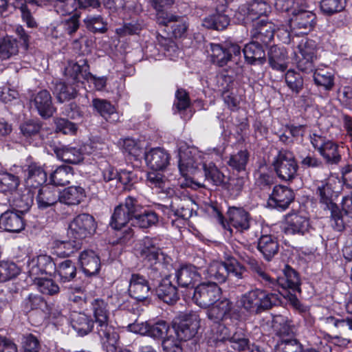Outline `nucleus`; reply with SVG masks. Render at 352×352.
Masks as SVG:
<instances>
[{
  "mask_svg": "<svg viewBox=\"0 0 352 352\" xmlns=\"http://www.w3.org/2000/svg\"><path fill=\"white\" fill-rule=\"evenodd\" d=\"M221 289L215 283L199 284L193 289L192 300L201 308H208L220 299Z\"/></svg>",
  "mask_w": 352,
  "mask_h": 352,
  "instance_id": "7",
  "label": "nucleus"
},
{
  "mask_svg": "<svg viewBox=\"0 0 352 352\" xmlns=\"http://www.w3.org/2000/svg\"><path fill=\"white\" fill-rule=\"evenodd\" d=\"M29 275L32 279H37L41 274L52 275L56 273V267L51 256L41 254L29 263Z\"/></svg>",
  "mask_w": 352,
  "mask_h": 352,
  "instance_id": "17",
  "label": "nucleus"
},
{
  "mask_svg": "<svg viewBox=\"0 0 352 352\" xmlns=\"http://www.w3.org/2000/svg\"><path fill=\"white\" fill-rule=\"evenodd\" d=\"M226 266L228 275L234 276L236 279H243L246 272L245 267L241 265L234 257L228 256L226 259Z\"/></svg>",
  "mask_w": 352,
  "mask_h": 352,
  "instance_id": "62",
  "label": "nucleus"
},
{
  "mask_svg": "<svg viewBox=\"0 0 352 352\" xmlns=\"http://www.w3.org/2000/svg\"><path fill=\"white\" fill-rule=\"evenodd\" d=\"M296 55L307 57H316V45L314 41L302 38L297 46Z\"/></svg>",
  "mask_w": 352,
  "mask_h": 352,
  "instance_id": "64",
  "label": "nucleus"
},
{
  "mask_svg": "<svg viewBox=\"0 0 352 352\" xmlns=\"http://www.w3.org/2000/svg\"><path fill=\"white\" fill-rule=\"evenodd\" d=\"M346 3V0H321L320 9L323 13L332 15L342 11Z\"/></svg>",
  "mask_w": 352,
  "mask_h": 352,
  "instance_id": "61",
  "label": "nucleus"
},
{
  "mask_svg": "<svg viewBox=\"0 0 352 352\" xmlns=\"http://www.w3.org/2000/svg\"><path fill=\"white\" fill-rule=\"evenodd\" d=\"M243 262L247 264L250 270L254 273L257 280L265 287L273 286L274 280L265 270L262 263L258 261L253 257L245 255L242 258Z\"/></svg>",
  "mask_w": 352,
  "mask_h": 352,
  "instance_id": "36",
  "label": "nucleus"
},
{
  "mask_svg": "<svg viewBox=\"0 0 352 352\" xmlns=\"http://www.w3.org/2000/svg\"><path fill=\"white\" fill-rule=\"evenodd\" d=\"M90 309L95 322V332L99 336L102 347L107 352H116L119 335L111 324L108 303L102 298L90 301Z\"/></svg>",
  "mask_w": 352,
  "mask_h": 352,
  "instance_id": "1",
  "label": "nucleus"
},
{
  "mask_svg": "<svg viewBox=\"0 0 352 352\" xmlns=\"http://www.w3.org/2000/svg\"><path fill=\"white\" fill-rule=\"evenodd\" d=\"M149 282L140 274H132L129 280L128 292L130 296L138 301L146 300L151 294Z\"/></svg>",
  "mask_w": 352,
  "mask_h": 352,
  "instance_id": "18",
  "label": "nucleus"
},
{
  "mask_svg": "<svg viewBox=\"0 0 352 352\" xmlns=\"http://www.w3.org/2000/svg\"><path fill=\"white\" fill-rule=\"evenodd\" d=\"M19 54V45L16 39L5 37L0 41V58L8 59Z\"/></svg>",
  "mask_w": 352,
  "mask_h": 352,
  "instance_id": "50",
  "label": "nucleus"
},
{
  "mask_svg": "<svg viewBox=\"0 0 352 352\" xmlns=\"http://www.w3.org/2000/svg\"><path fill=\"white\" fill-rule=\"evenodd\" d=\"M206 181L214 186H222L225 184V175L222 173L212 162L203 164V168Z\"/></svg>",
  "mask_w": 352,
  "mask_h": 352,
  "instance_id": "48",
  "label": "nucleus"
},
{
  "mask_svg": "<svg viewBox=\"0 0 352 352\" xmlns=\"http://www.w3.org/2000/svg\"><path fill=\"white\" fill-rule=\"evenodd\" d=\"M70 322L73 329L81 336L87 335L93 330L95 331V322L85 313L72 312Z\"/></svg>",
  "mask_w": 352,
  "mask_h": 352,
  "instance_id": "30",
  "label": "nucleus"
},
{
  "mask_svg": "<svg viewBox=\"0 0 352 352\" xmlns=\"http://www.w3.org/2000/svg\"><path fill=\"white\" fill-rule=\"evenodd\" d=\"M61 283H67L73 280L76 275L75 264L70 260H65L56 267V271Z\"/></svg>",
  "mask_w": 352,
  "mask_h": 352,
  "instance_id": "53",
  "label": "nucleus"
},
{
  "mask_svg": "<svg viewBox=\"0 0 352 352\" xmlns=\"http://www.w3.org/2000/svg\"><path fill=\"white\" fill-rule=\"evenodd\" d=\"M159 221L157 213L151 210L144 208L138 201H136L134 217L132 226L140 228H148L157 223Z\"/></svg>",
  "mask_w": 352,
  "mask_h": 352,
  "instance_id": "22",
  "label": "nucleus"
},
{
  "mask_svg": "<svg viewBox=\"0 0 352 352\" xmlns=\"http://www.w3.org/2000/svg\"><path fill=\"white\" fill-rule=\"evenodd\" d=\"M274 31L275 25L273 23L261 19L254 23L251 34L256 41L267 45L273 39Z\"/></svg>",
  "mask_w": 352,
  "mask_h": 352,
  "instance_id": "23",
  "label": "nucleus"
},
{
  "mask_svg": "<svg viewBox=\"0 0 352 352\" xmlns=\"http://www.w3.org/2000/svg\"><path fill=\"white\" fill-rule=\"evenodd\" d=\"M230 23L229 17L224 14L215 13L209 15L203 20V25L208 29L223 30Z\"/></svg>",
  "mask_w": 352,
  "mask_h": 352,
  "instance_id": "43",
  "label": "nucleus"
},
{
  "mask_svg": "<svg viewBox=\"0 0 352 352\" xmlns=\"http://www.w3.org/2000/svg\"><path fill=\"white\" fill-rule=\"evenodd\" d=\"M155 294L158 298L168 305L174 304L179 299L177 289L168 277L160 282L155 289Z\"/></svg>",
  "mask_w": 352,
  "mask_h": 352,
  "instance_id": "37",
  "label": "nucleus"
},
{
  "mask_svg": "<svg viewBox=\"0 0 352 352\" xmlns=\"http://www.w3.org/2000/svg\"><path fill=\"white\" fill-rule=\"evenodd\" d=\"M157 239L148 236L141 240L137 249V254L146 266L161 265L164 255L157 246Z\"/></svg>",
  "mask_w": 352,
  "mask_h": 352,
  "instance_id": "8",
  "label": "nucleus"
},
{
  "mask_svg": "<svg viewBox=\"0 0 352 352\" xmlns=\"http://www.w3.org/2000/svg\"><path fill=\"white\" fill-rule=\"evenodd\" d=\"M257 248L264 258L270 261L278 254L279 244L276 236L272 234H262L258 239Z\"/></svg>",
  "mask_w": 352,
  "mask_h": 352,
  "instance_id": "34",
  "label": "nucleus"
},
{
  "mask_svg": "<svg viewBox=\"0 0 352 352\" xmlns=\"http://www.w3.org/2000/svg\"><path fill=\"white\" fill-rule=\"evenodd\" d=\"M208 318L213 322H218L228 318H239V311L234 308L232 302L224 298L217 300L206 312Z\"/></svg>",
  "mask_w": 352,
  "mask_h": 352,
  "instance_id": "16",
  "label": "nucleus"
},
{
  "mask_svg": "<svg viewBox=\"0 0 352 352\" xmlns=\"http://www.w3.org/2000/svg\"><path fill=\"white\" fill-rule=\"evenodd\" d=\"M89 65L83 60L80 65L74 61H69L65 68V81L57 82L54 88V94L57 100L63 103L75 98L78 95V89L82 82V78L88 74Z\"/></svg>",
  "mask_w": 352,
  "mask_h": 352,
  "instance_id": "2",
  "label": "nucleus"
},
{
  "mask_svg": "<svg viewBox=\"0 0 352 352\" xmlns=\"http://www.w3.org/2000/svg\"><path fill=\"white\" fill-rule=\"evenodd\" d=\"M137 199L129 196L123 204L116 207L111 217L110 225L115 230H120L122 228L130 223L132 226V219L134 217Z\"/></svg>",
  "mask_w": 352,
  "mask_h": 352,
  "instance_id": "11",
  "label": "nucleus"
},
{
  "mask_svg": "<svg viewBox=\"0 0 352 352\" xmlns=\"http://www.w3.org/2000/svg\"><path fill=\"white\" fill-rule=\"evenodd\" d=\"M24 308L27 311L41 310L45 314H53L50 311L47 304L43 298L32 294H30L24 300Z\"/></svg>",
  "mask_w": 352,
  "mask_h": 352,
  "instance_id": "54",
  "label": "nucleus"
},
{
  "mask_svg": "<svg viewBox=\"0 0 352 352\" xmlns=\"http://www.w3.org/2000/svg\"><path fill=\"white\" fill-rule=\"evenodd\" d=\"M333 193L331 186L328 183L322 184L318 186L316 190V195L320 198V202L324 206V209L330 211L331 221L332 223H336L338 229H341L343 227V221L340 219L339 217L343 213V210H340L338 206L333 202Z\"/></svg>",
  "mask_w": 352,
  "mask_h": 352,
  "instance_id": "14",
  "label": "nucleus"
},
{
  "mask_svg": "<svg viewBox=\"0 0 352 352\" xmlns=\"http://www.w3.org/2000/svg\"><path fill=\"white\" fill-rule=\"evenodd\" d=\"M315 84L323 87L325 90H331L334 85V78L331 73L322 69H316L313 75Z\"/></svg>",
  "mask_w": 352,
  "mask_h": 352,
  "instance_id": "58",
  "label": "nucleus"
},
{
  "mask_svg": "<svg viewBox=\"0 0 352 352\" xmlns=\"http://www.w3.org/2000/svg\"><path fill=\"white\" fill-rule=\"evenodd\" d=\"M214 324L211 329V335L209 338L208 342L210 344H217L219 342H223L226 340L230 341L232 335L229 329L223 324L214 322Z\"/></svg>",
  "mask_w": 352,
  "mask_h": 352,
  "instance_id": "47",
  "label": "nucleus"
},
{
  "mask_svg": "<svg viewBox=\"0 0 352 352\" xmlns=\"http://www.w3.org/2000/svg\"><path fill=\"white\" fill-rule=\"evenodd\" d=\"M85 197V190L80 186H69L59 192V201L67 205L79 204Z\"/></svg>",
  "mask_w": 352,
  "mask_h": 352,
  "instance_id": "39",
  "label": "nucleus"
},
{
  "mask_svg": "<svg viewBox=\"0 0 352 352\" xmlns=\"http://www.w3.org/2000/svg\"><path fill=\"white\" fill-rule=\"evenodd\" d=\"M277 301L276 294L255 289L242 294L239 303L242 309L250 314H260L272 308Z\"/></svg>",
  "mask_w": 352,
  "mask_h": 352,
  "instance_id": "3",
  "label": "nucleus"
},
{
  "mask_svg": "<svg viewBox=\"0 0 352 352\" xmlns=\"http://www.w3.org/2000/svg\"><path fill=\"white\" fill-rule=\"evenodd\" d=\"M250 154L247 150H241L230 155L228 164L232 168L240 172L245 169Z\"/></svg>",
  "mask_w": 352,
  "mask_h": 352,
  "instance_id": "57",
  "label": "nucleus"
},
{
  "mask_svg": "<svg viewBox=\"0 0 352 352\" xmlns=\"http://www.w3.org/2000/svg\"><path fill=\"white\" fill-rule=\"evenodd\" d=\"M36 199L38 208L45 210L59 201V192L55 187L46 185L39 189Z\"/></svg>",
  "mask_w": 352,
  "mask_h": 352,
  "instance_id": "38",
  "label": "nucleus"
},
{
  "mask_svg": "<svg viewBox=\"0 0 352 352\" xmlns=\"http://www.w3.org/2000/svg\"><path fill=\"white\" fill-rule=\"evenodd\" d=\"M83 22L86 28L93 33L103 34L107 30V22L101 15H88Z\"/></svg>",
  "mask_w": 352,
  "mask_h": 352,
  "instance_id": "51",
  "label": "nucleus"
},
{
  "mask_svg": "<svg viewBox=\"0 0 352 352\" xmlns=\"http://www.w3.org/2000/svg\"><path fill=\"white\" fill-rule=\"evenodd\" d=\"M272 166L278 177L283 181L290 182L297 176L298 163L294 153L288 150L278 151Z\"/></svg>",
  "mask_w": 352,
  "mask_h": 352,
  "instance_id": "5",
  "label": "nucleus"
},
{
  "mask_svg": "<svg viewBox=\"0 0 352 352\" xmlns=\"http://www.w3.org/2000/svg\"><path fill=\"white\" fill-rule=\"evenodd\" d=\"M211 57L213 63L223 67L229 61L237 63L241 55V47L235 43H228L225 45L210 43Z\"/></svg>",
  "mask_w": 352,
  "mask_h": 352,
  "instance_id": "12",
  "label": "nucleus"
},
{
  "mask_svg": "<svg viewBox=\"0 0 352 352\" xmlns=\"http://www.w3.org/2000/svg\"><path fill=\"white\" fill-rule=\"evenodd\" d=\"M199 327L200 318L195 313L185 314L173 324L178 339L183 341L192 338Z\"/></svg>",
  "mask_w": 352,
  "mask_h": 352,
  "instance_id": "13",
  "label": "nucleus"
},
{
  "mask_svg": "<svg viewBox=\"0 0 352 352\" xmlns=\"http://www.w3.org/2000/svg\"><path fill=\"white\" fill-rule=\"evenodd\" d=\"M20 184L19 177L8 173L0 170V190L4 193H12L16 191Z\"/></svg>",
  "mask_w": 352,
  "mask_h": 352,
  "instance_id": "46",
  "label": "nucleus"
},
{
  "mask_svg": "<svg viewBox=\"0 0 352 352\" xmlns=\"http://www.w3.org/2000/svg\"><path fill=\"white\" fill-rule=\"evenodd\" d=\"M250 10V21H257L261 17L265 19L266 15L271 12L270 6L264 1L254 0L248 4Z\"/></svg>",
  "mask_w": 352,
  "mask_h": 352,
  "instance_id": "49",
  "label": "nucleus"
},
{
  "mask_svg": "<svg viewBox=\"0 0 352 352\" xmlns=\"http://www.w3.org/2000/svg\"><path fill=\"white\" fill-rule=\"evenodd\" d=\"M208 277L213 278L217 283H224L228 277V272L224 262L213 261L206 270Z\"/></svg>",
  "mask_w": 352,
  "mask_h": 352,
  "instance_id": "45",
  "label": "nucleus"
},
{
  "mask_svg": "<svg viewBox=\"0 0 352 352\" xmlns=\"http://www.w3.org/2000/svg\"><path fill=\"white\" fill-rule=\"evenodd\" d=\"M19 274V269L14 263L0 262V282H6Z\"/></svg>",
  "mask_w": 352,
  "mask_h": 352,
  "instance_id": "63",
  "label": "nucleus"
},
{
  "mask_svg": "<svg viewBox=\"0 0 352 352\" xmlns=\"http://www.w3.org/2000/svg\"><path fill=\"white\" fill-rule=\"evenodd\" d=\"M146 164L153 170H162L169 164L170 155L168 152L160 147L151 148L145 153Z\"/></svg>",
  "mask_w": 352,
  "mask_h": 352,
  "instance_id": "25",
  "label": "nucleus"
},
{
  "mask_svg": "<svg viewBox=\"0 0 352 352\" xmlns=\"http://www.w3.org/2000/svg\"><path fill=\"white\" fill-rule=\"evenodd\" d=\"M56 157L69 164H78L83 160V153L80 148L58 144L52 146Z\"/></svg>",
  "mask_w": 352,
  "mask_h": 352,
  "instance_id": "26",
  "label": "nucleus"
},
{
  "mask_svg": "<svg viewBox=\"0 0 352 352\" xmlns=\"http://www.w3.org/2000/svg\"><path fill=\"white\" fill-rule=\"evenodd\" d=\"M275 352H318L314 349H303L296 338H282L275 346Z\"/></svg>",
  "mask_w": 352,
  "mask_h": 352,
  "instance_id": "41",
  "label": "nucleus"
},
{
  "mask_svg": "<svg viewBox=\"0 0 352 352\" xmlns=\"http://www.w3.org/2000/svg\"><path fill=\"white\" fill-rule=\"evenodd\" d=\"M342 207L343 213L339 217L343 221V227L338 229L336 223H332V226L338 231H342L346 227H352V194L343 197Z\"/></svg>",
  "mask_w": 352,
  "mask_h": 352,
  "instance_id": "44",
  "label": "nucleus"
},
{
  "mask_svg": "<svg viewBox=\"0 0 352 352\" xmlns=\"http://www.w3.org/2000/svg\"><path fill=\"white\" fill-rule=\"evenodd\" d=\"M289 20L292 32L296 34H306L316 23V15L311 11L299 8L293 11Z\"/></svg>",
  "mask_w": 352,
  "mask_h": 352,
  "instance_id": "15",
  "label": "nucleus"
},
{
  "mask_svg": "<svg viewBox=\"0 0 352 352\" xmlns=\"http://www.w3.org/2000/svg\"><path fill=\"white\" fill-rule=\"evenodd\" d=\"M310 140L313 147L328 164H336L340 161L338 144L316 133L310 135Z\"/></svg>",
  "mask_w": 352,
  "mask_h": 352,
  "instance_id": "10",
  "label": "nucleus"
},
{
  "mask_svg": "<svg viewBox=\"0 0 352 352\" xmlns=\"http://www.w3.org/2000/svg\"><path fill=\"white\" fill-rule=\"evenodd\" d=\"M92 107L107 121H110L111 116L116 113L114 106L110 102L104 99H93Z\"/></svg>",
  "mask_w": 352,
  "mask_h": 352,
  "instance_id": "56",
  "label": "nucleus"
},
{
  "mask_svg": "<svg viewBox=\"0 0 352 352\" xmlns=\"http://www.w3.org/2000/svg\"><path fill=\"white\" fill-rule=\"evenodd\" d=\"M79 261L83 272L88 276H94L100 269L99 256L92 250H85L79 256Z\"/></svg>",
  "mask_w": 352,
  "mask_h": 352,
  "instance_id": "33",
  "label": "nucleus"
},
{
  "mask_svg": "<svg viewBox=\"0 0 352 352\" xmlns=\"http://www.w3.org/2000/svg\"><path fill=\"white\" fill-rule=\"evenodd\" d=\"M198 153L192 154L191 151H185L179 153V170L183 177L194 174L203 164H205Z\"/></svg>",
  "mask_w": 352,
  "mask_h": 352,
  "instance_id": "21",
  "label": "nucleus"
},
{
  "mask_svg": "<svg viewBox=\"0 0 352 352\" xmlns=\"http://www.w3.org/2000/svg\"><path fill=\"white\" fill-rule=\"evenodd\" d=\"M96 224L94 217L86 213L76 216L69 223L68 234L73 239L81 241L91 236L96 231Z\"/></svg>",
  "mask_w": 352,
  "mask_h": 352,
  "instance_id": "9",
  "label": "nucleus"
},
{
  "mask_svg": "<svg viewBox=\"0 0 352 352\" xmlns=\"http://www.w3.org/2000/svg\"><path fill=\"white\" fill-rule=\"evenodd\" d=\"M54 248L56 254L63 257L71 256L80 248V241H56Z\"/></svg>",
  "mask_w": 352,
  "mask_h": 352,
  "instance_id": "52",
  "label": "nucleus"
},
{
  "mask_svg": "<svg viewBox=\"0 0 352 352\" xmlns=\"http://www.w3.org/2000/svg\"><path fill=\"white\" fill-rule=\"evenodd\" d=\"M287 226L285 232L287 234H305L310 228L309 219L300 213H289L286 216Z\"/></svg>",
  "mask_w": 352,
  "mask_h": 352,
  "instance_id": "24",
  "label": "nucleus"
},
{
  "mask_svg": "<svg viewBox=\"0 0 352 352\" xmlns=\"http://www.w3.org/2000/svg\"><path fill=\"white\" fill-rule=\"evenodd\" d=\"M287 52L284 47L274 45L268 52L269 64L274 69L285 71L287 67Z\"/></svg>",
  "mask_w": 352,
  "mask_h": 352,
  "instance_id": "40",
  "label": "nucleus"
},
{
  "mask_svg": "<svg viewBox=\"0 0 352 352\" xmlns=\"http://www.w3.org/2000/svg\"><path fill=\"white\" fill-rule=\"evenodd\" d=\"M34 280L38 289L43 294L52 296L59 292L58 285L52 279L38 277Z\"/></svg>",
  "mask_w": 352,
  "mask_h": 352,
  "instance_id": "59",
  "label": "nucleus"
},
{
  "mask_svg": "<svg viewBox=\"0 0 352 352\" xmlns=\"http://www.w3.org/2000/svg\"><path fill=\"white\" fill-rule=\"evenodd\" d=\"M230 224L240 231L250 228L251 217L242 208L230 207L227 212Z\"/></svg>",
  "mask_w": 352,
  "mask_h": 352,
  "instance_id": "29",
  "label": "nucleus"
},
{
  "mask_svg": "<svg viewBox=\"0 0 352 352\" xmlns=\"http://www.w3.org/2000/svg\"><path fill=\"white\" fill-rule=\"evenodd\" d=\"M294 199V191L286 186H276L268 200V204L280 210L287 209Z\"/></svg>",
  "mask_w": 352,
  "mask_h": 352,
  "instance_id": "20",
  "label": "nucleus"
},
{
  "mask_svg": "<svg viewBox=\"0 0 352 352\" xmlns=\"http://www.w3.org/2000/svg\"><path fill=\"white\" fill-rule=\"evenodd\" d=\"M32 103L38 111V114L43 118L53 116L56 108L52 104V96L45 89L40 91L34 96Z\"/></svg>",
  "mask_w": 352,
  "mask_h": 352,
  "instance_id": "27",
  "label": "nucleus"
},
{
  "mask_svg": "<svg viewBox=\"0 0 352 352\" xmlns=\"http://www.w3.org/2000/svg\"><path fill=\"white\" fill-rule=\"evenodd\" d=\"M175 278L179 286L194 289L195 283L199 281L201 276L195 266L186 265L182 266L176 271Z\"/></svg>",
  "mask_w": 352,
  "mask_h": 352,
  "instance_id": "28",
  "label": "nucleus"
},
{
  "mask_svg": "<svg viewBox=\"0 0 352 352\" xmlns=\"http://www.w3.org/2000/svg\"><path fill=\"white\" fill-rule=\"evenodd\" d=\"M73 168L69 166H60L54 170L50 176L52 184L54 186H65L73 178Z\"/></svg>",
  "mask_w": 352,
  "mask_h": 352,
  "instance_id": "42",
  "label": "nucleus"
},
{
  "mask_svg": "<svg viewBox=\"0 0 352 352\" xmlns=\"http://www.w3.org/2000/svg\"><path fill=\"white\" fill-rule=\"evenodd\" d=\"M284 276L274 278V285L273 286H267L274 290H278L279 293L280 291L279 288L283 289H290L292 292H300V280L298 273L290 266L286 265L283 269Z\"/></svg>",
  "mask_w": 352,
  "mask_h": 352,
  "instance_id": "19",
  "label": "nucleus"
},
{
  "mask_svg": "<svg viewBox=\"0 0 352 352\" xmlns=\"http://www.w3.org/2000/svg\"><path fill=\"white\" fill-rule=\"evenodd\" d=\"M157 23L160 25L170 27L172 34L175 38L182 37L186 32L188 25L184 18L173 14H166V16L159 17Z\"/></svg>",
  "mask_w": 352,
  "mask_h": 352,
  "instance_id": "35",
  "label": "nucleus"
},
{
  "mask_svg": "<svg viewBox=\"0 0 352 352\" xmlns=\"http://www.w3.org/2000/svg\"><path fill=\"white\" fill-rule=\"evenodd\" d=\"M32 195L30 193L23 195L20 199L16 200V206L19 210L4 212L0 216V228L9 232H19L25 228L23 215L32 206Z\"/></svg>",
  "mask_w": 352,
  "mask_h": 352,
  "instance_id": "4",
  "label": "nucleus"
},
{
  "mask_svg": "<svg viewBox=\"0 0 352 352\" xmlns=\"http://www.w3.org/2000/svg\"><path fill=\"white\" fill-rule=\"evenodd\" d=\"M243 52L246 61L251 65H263L266 62L265 50L257 41L246 44Z\"/></svg>",
  "mask_w": 352,
  "mask_h": 352,
  "instance_id": "32",
  "label": "nucleus"
},
{
  "mask_svg": "<svg viewBox=\"0 0 352 352\" xmlns=\"http://www.w3.org/2000/svg\"><path fill=\"white\" fill-rule=\"evenodd\" d=\"M197 205L195 201L187 195H175L172 197L168 206H163V212L168 215V218L172 216L187 220L190 219L193 214H196Z\"/></svg>",
  "mask_w": 352,
  "mask_h": 352,
  "instance_id": "6",
  "label": "nucleus"
},
{
  "mask_svg": "<svg viewBox=\"0 0 352 352\" xmlns=\"http://www.w3.org/2000/svg\"><path fill=\"white\" fill-rule=\"evenodd\" d=\"M285 82L289 89L296 94L303 89L304 80L302 76L293 69H289L285 76Z\"/></svg>",
  "mask_w": 352,
  "mask_h": 352,
  "instance_id": "55",
  "label": "nucleus"
},
{
  "mask_svg": "<svg viewBox=\"0 0 352 352\" xmlns=\"http://www.w3.org/2000/svg\"><path fill=\"white\" fill-rule=\"evenodd\" d=\"M54 5L56 12L63 16L74 14L78 8L77 0H55Z\"/></svg>",
  "mask_w": 352,
  "mask_h": 352,
  "instance_id": "60",
  "label": "nucleus"
},
{
  "mask_svg": "<svg viewBox=\"0 0 352 352\" xmlns=\"http://www.w3.org/2000/svg\"><path fill=\"white\" fill-rule=\"evenodd\" d=\"M26 183L32 188H38L47 181V173L39 163L31 162L26 166Z\"/></svg>",
  "mask_w": 352,
  "mask_h": 352,
  "instance_id": "31",
  "label": "nucleus"
}]
</instances>
